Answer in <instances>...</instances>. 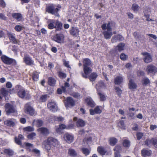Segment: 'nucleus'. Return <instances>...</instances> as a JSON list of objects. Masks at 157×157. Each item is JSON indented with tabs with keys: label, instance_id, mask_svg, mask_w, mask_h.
Returning <instances> with one entry per match:
<instances>
[{
	"label": "nucleus",
	"instance_id": "obj_1",
	"mask_svg": "<svg viewBox=\"0 0 157 157\" xmlns=\"http://www.w3.org/2000/svg\"><path fill=\"white\" fill-rule=\"evenodd\" d=\"M91 60L89 58H86L83 59V66L84 73L83 72L81 73L82 77L84 78H87L88 77L87 75L91 73L92 70L89 66L91 65Z\"/></svg>",
	"mask_w": 157,
	"mask_h": 157
},
{
	"label": "nucleus",
	"instance_id": "obj_2",
	"mask_svg": "<svg viewBox=\"0 0 157 157\" xmlns=\"http://www.w3.org/2000/svg\"><path fill=\"white\" fill-rule=\"evenodd\" d=\"M44 143L45 144V148L47 150H49L51 147L52 146L57 147L59 145V142L57 140L51 137H49L47 140L44 141Z\"/></svg>",
	"mask_w": 157,
	"mask_h": 157
},
{
	"label": "nucleus",
	"instance_id": "obj_3",
	"mask_svg": "<svg viewBox=\"0 0 157 157\" xmlns=\"http://www.w3.org/2000/svg\"><path fill=\"white\" fill-rule=\"evenodd\" d=\"M1 59L4 63L10 65L12 64L15 65L17 64L16 60L12 58H10L5 55H3L1 57Z\"/></svg>",
	"mask_w": 157,
	"mask_h": 157
},
{
	"label": "nucleus",
	"instance_id": "obj_4",
	"mask_svg": "<svg viewBox=\"0 0 157 157\" xmlns=\"http://www.w3.org/2000/svg\"><path fill=\"white\" fill-rule=\"evenodd\" d=\"M146 71L148 74L154 75L157 72V68L153 65L150 64L147 66Z\"/></svg>",
	"mask_w": 157,
	"mask_h": 157
},
{
	"label": "nucleus",
	"instance_id": "obj_5",
	"mask_svg": "<svg viewBox=\"0 0 157 157\" xmlns=\"http://www.w3.org/2000/svg\"><path fill=\"white\" fill-rule=\"evenodd\" d=\"M59 9L57 8H55L53 5H51L47 7V11L49 13L54 15L55 16L58 17L59 16L58 11Z\"/></svg>",
	"mask_w": 157,
	"mask_h": 157
},
{
	"label": "nucleus",
	"instance_id": "obj_6",
	"mask_svg": "<svg viewBox=\"0 0 157 157\" xmlns=\"http://www.w3.org/2000/svg\"><path fill=\"white\" fill-rule=\"evenodd\" d=\"M141 55L144 56L143 59L145 63H148L152 61V57L149 53L146 52H143L141 53Z\"/></svg>",
	"mask_w": 157,
	"mask_h": 157
},
{
	"label": "nucleus",
	"instance_id": "obj_7",
	"mask_svg": "<svg viewBox=\"0 0 157 157\" xmlns=\"http://www.w3.org/2000/svg\"><path fill=\"white\" fill-rule=\"evenodd\" d=\"M144 144L149 147L153 145L155 147H157V140L154 138L147 139L145 141Z\"/></svg>",
	"mask_w": 157,
	"mask_h": 157
},
{
	"label": "nucleus",
	"instance_id": "obj_8",
	"mask_svg": "<svg viewBox=\"0 0 157 157\" xmlns=\"http://www.w3.org/2000/svg\"><path fill=\"white\" fill-rule=\"evenodd\" d=\"M23 59L24 62L26 65L31 66L34 65L33 61L29 55L25 54Z\"/></svg>",
	"mask_w": 157,
	"mask_h": 157
},
{
	"label": "nucleus",
	"instance_id": "obj_9",
	"mask_svg": "<svg viewBox=\"0 0 157 157\" xmlns=\"http://www.w3.org/2000/svg\"><path fill=\"white\" fill-rule=\"evenodd\" d=\"M25 146L26 147V149L29 151L30 152H33L34 153L36 154L37 156H39L40 154V151L37 149H33L31 150L30 148V147H33V145L31 144L25 143Z\"/></svg>",
	"mask_w": 157,
	"mask_h": 157
},
{
	"label": "nucleus",
	"instance_id": "obj_10",
	"mask_svg": "<svg viewBox=\"0 0 157 157\" xmlns=\"http://www.w3.org/2000/svg\"><path fill=\"white\" fill-rule=\"evenodd\" d=\"M48 109L52 112H56L57 110V106L54 101H52L49 102L47 104Z\"/></svg>",
	"mask_w": 157,
	"mask_h": 157
},
{
	"label": "nucleus",
	"instance_id": "obj_11",
	"mask_svg": "<svg viewBox=\"0 0 157 157\" xmlns=\"http://www.w3.org/2000/svg\"><path fill=\"white\" fill-rule=\"evenodd\" d=\"M6 114L9 115L10 113L15 112V110L13 106L10 103H6L5 106Z\"/></svg>",
	"mask_w": 157,
	"mask_h": 157
},
{
	"label": "nucleus",
	"instance_id": "obj_12",
	"mask_svg": "<svg viewBox=\"0 0 157 157\" xmlns=\"http://www.w3.org/2000/svg\"><path fill=\"white\" fill-rule=\"evenodd\" d=\"M75 101L71 97H67L65 101V105L66 107H72L75 105Z\"/></svg>",
	"mask_w": 157,
	"mask_h": 157
},
{
	"label": "nucleus",
	"instance_id": "obj_13",
	"mask_svg": "<svg viewBox=\"0 0 157 157\" xmlns=\"http://www.w3.org/2000/svg\"><path fill=\"white\" fill-rule=\"evenodd\" d=\"M25 111L27 113L31 116H33L35 114L34 109L28 104H26L25 106Z\"/></svg>",
	"mask_w": 157,
	"mask_h": 157
},
{
	"label": "nucleus",
	"instance_id": "obj_14",
	"mask_svg": "<svg viewBox=\"0 0 157 157\" xmlns=\"http://www.w3.org/2000/svg\"><path fill=\"white\" fill-rule=\"evenodd\" d=\"M63 138L65 140L68 144L71 143L73 141L74 138L72 135L68 133L65 134Z\"/></svg>",
	"mask_w": 157,
	"mask_h": 157
},
{
	"label": "nucleus",
	"instance_id": "obj_15",
	"mask_svg": "<svg viewBox=\"0 0 157 157\" xmlns=\"http://www.w3.org/2000/svg\"><path fill=\"white\" fill-rule=\"evenodd\" d=\"M37 131L42 135L46 136L49 133V130L45 127H41L37 130Z\"/></svg>",
	"mask_w": 157,
	"mask_h": 157
},
{
	"label": "nucleus",
	"instance_id": "obj_16",
	"mask_svg": "<svg viewBox=\"0 0 157 157\" xmlns=\"http://www.w3.org/2000/svg\"><path fill=\"white\" fill-rule=\"evenodd\" d=\"M64 39V36L62 34H56L54 37L55 41L59 43H63Z\"/></svg>",
	"mask_w": 157,
	"mask_h": 157
},
{
	"label": "nucleus",
	"instance_id": "obj_17",
	"mask_svg": "<svg viewBox=\"0 0 157 157\" xmlns=\"http://www.w3.org/2000/svg\"><path fill=\"white\" fill-rule=\"evenodd\" d=\"M17 95L18 96L21 98H23L25 97V98H27L29 97V94L26 93L25 90L24 89H21L18 92Z\"/></svg>",
	"mask_w": 157,
	"mask_h": 157
},
{
	"label": "nucleus",
	"instance_id": "obj_18",
	"mask_svg": "<svg viewBox=\"0 0 157 157\" xmlns=\"http://www.w3.org/2000/svg\"><path fill=\"white\" fill-rule=\"evenodd\" d=\"M113 24L115 25V23L112 21L109 22L107 24H103L101 26L103 30H105L106 29L107 30L112 31V28L111 26Z\"/></svg>",
	"mask_w": 157,
	"mask_h": 157
},
{
	"label": "nucleus",
	"instance_id": "obj_19",
	"mask_svg": "<svg viewBox=\"0 0 157 157\" xmlns=\"http://www.w3.org/2000/svg\"><path fill=\"white\" fill-rule=\"evenodd\" d=\"M73 120L74 121H77L76 125L78 127H84L85 124V123L83 120L80 119H78L76 117H74Z\"/></svg>",
	"mask_w": 157,
	"mask_h": 157
},
{
	"label": "nucleus",
	"instance_id": "obj_20",
	"mask_svg": "<svg viewBox=\"0 0 157 157\" xmlns=\"http://www.w3.org/2000/svg\"><path fill=\"white\" fill-rule=\"evenodd\" d=\"M128 86L130 90H134L136 89L137 85L134 80L130 79L129 81Z\"/></svg>",
	"mask_w": 157,
	"mask_h": 157
},
{
	"label": "nucleus",
	"instance_id": "obj_21",
	"mask_svg": "<svg viewBox=\"0 0 157 157\" xmlns=\"http://www.w3.org/2000/svg\"><path fill=\"white\" fill-rule=\"evenodd\" d=\"M16 120L13 119H11L7 120L4 121V124L5 125L9 126H13L15 124Z\"/></svg>",
	"mask_w": 157,
	"mask_h": 157
},
{
	"label": "nucleus",
	"instance_id": "obj_22",
	"mask_svg": "<svg viewBox=\"0 0 157 157\" xmlns=\"http://www.w3.org/2000/svg\"><path fill=\"white\" fill-rule=\"evenodd\" d=\"M100 106H96L94 109H91L90 110V114L91 115H93L95 113L97 114H100L101 113L102 111L99 108Z\"/></svg>",
	"mask_w": 157,
	"mask_h": 157
},
{
	"label": "nucleus",
	"instance_id": "obj_23",
	"mask_svg": "<svg viewBox=\"0 0 157 157\" xmlns=\"http://www.w3.org/2000/svg\"><path fill=\"white\" fill-rule=\"evenodd\" d=\"M124 39L123 37L121 35H118L113 36L111 39L112 43L117 42L118 40H122Z\"/></svg>",
	"mask_w": 157,
	"mask_h": 157
},
{
	"label": "nucleus",
	"instance_id": "obj_24",
	"mask_svg": "<svg viewBox=\"0 0 157 157\" xmlns=\"http://www.w3.org/2000/svg\"><path fill=\"white\" fill-rule=\"evenodd\" d=\"M12 16L18 21H21L23 17L22 15L19 13H13L12 14Z\"/></svg>",
	"mask_w": 157,
	"mask_h": 157
},
{
	"label": "nucleus",
	"instance_id": "obj_25",
	"mask_svg": "<svg viewBox=\"0 0 157 157\" xmlns=\"http://www.w3.org/2000/svg\"><path fill=\"white\" fill-rule=\"evenodd\" d=\"M79 32L77 28L73 27L70 30V33L71 35L77 36L78 35Z\"/></svg>",
	"mask_w": 157,
	"mask_h": 157
},
{
	"label": "nucleus",
	"instance_id": "obj_26",
	"mask_svg": "<svg viewBox=\"0 0 157 157\" xmlns=\"http://www.w3.org/2000/svg\"><path fill=\"white\" fill-rule=\"evenodd\" d=\"M103 34L104 38L106 39H110L113 35L112 31L109 30H104Z\"/></svg>",
	"mask_w": 157,
	"mask_h": 157
},
{
	"label": "nucleus",
	"instance_id": "obj_27",
	"mask_svg": "<svg viewBox=\"0 0 157 157\" xmlns=\"http://www.w3.org/2000/svg\"><path fill=\"white\" fill-rule=\"evenodd\" d=\"M123 77L121 76H117L114 79V83L115 84L120 85L123 82Z\"/></svg>",
	"mask_w": 157,
	"mask_h": 157
},
{
	"label": "nucleus",
	"instance_id": "obj_28",
	"mask_svg": "<svg viewBox=\"0 0 157 157\" xmlns=\"http://www.w3.org/2000/svg\"><path fill=\"white\" fill-rule=\"evenodd\" d=\"M48 28L50 29H52L55 28V21L53 19L49 20L48 21Z\"/></svg>",
	"mask_w": 157,
	"mask_h": 157
},
{
	"label": "nucleus",
	"instance_id": "obj_29",
	"mask_svg": "<svg viewBox=\"0 0 157 157\" xmlns=\"http://www.w3.org/2000/svg\"><path fill=\"white\" fill-rule=\"evenodd\" d=\"M55 28L57 31H60L62 29L63 26L61 22L57 20L55 22Z\"/></svg>",
	"mask_w": 157,
	"mask_h": 157
},
{
	"label": "nucleus",
	"instance_id": "obj_30",
	"mask_svg": "<svg viewBox=\"0 0 157 157\" xmlns=\"http://www.w3.org/2000/svg\"><path fill=\"white\" fill-rule=\"evenodd\" d=\"M86 101L87 105L91 107H93L95 106L94 102L90 97L87 98L85 99Z\"/></svg>",
	"mask_w": 157,
	"mask_h": 157
},
{
	"label": "nucleus",
	"instance_id": "obj_31",
	"mask_svg": "<svg viewBox=\"0 0 157 157\" xmlns=\"http://www.w3.org/2000/svg\"><path fill=\"white\" fill-rule=\"evenodd\" d=\"M99 88L97 87L98 94L100 100L101 101H105L106 99V96L103 93H101L99 90Z\"/></svg>",
	"mask_w": 157,
	"mask_h": 157
},
{
	"label": "nucleus",
	"instance_id": "obj_32",
	"mask_svg": "<svg viewBox=\"0 0 157 157\" xmlns=\"http://www.w3.org/2000/svg\"><path fill=\"white\" fill-rule=\"evenodd\" d=\"M151 154V151L150 150L144 149L141 151V154L144 156H150Z\"/></svg>",
	"mask_w": 157,
	"mask_h": 157
},
{
	"label": "nucleus",
	"instance_id": "obj_33",
	"mask_svg": "<svg viewBox=\"0 0 157 157\" xmlns=\"http://www.w3.org/2000/svg\"><path fill=\"white\" fill-rule=\"evenodd\" d=\"M68 154L71 156L73 157L76 156L77 155V153L75 150L71 148L68 149Z\"/></svg>",
	"mask_w": 157,
	"mask_h": 157
},
{
	"label": "nucleus",
	"instance_id": "obj_34",
	"mask_svg": "<svg viewBox=\"0 0 157 157\" xmlns=\"http://www.w3.org/2000/svg\"><path fill=\"white\" fill-rule=\"evenodd\" d=\"M91 149L90 148H88L86 147H82L81 148V151L82 153L85 155V156H87L89 155Z\"/></svg>",
	"mask_w": 157,
	"mask_h": 157
},
{
	"label": "nucleus",
	"instance_id": "obj_35",
	"mask_svg": "<svg viewBox=\"0 0 157 157\" xmlns=\"http://www.w3.org/2000/svg\"><path fill=\"white\" fill-rule=\"evenodd\" d=\"M33 124L37 127L42 126L43 124V121L40 120H34L33 122Z\"/></svg>",
	"mask_w": 157,
	"mask_h": 157
},
{
	"label": "nucleus",
	"instance_id": "obj_36",
	"mask_svg": "<svg viewBox=\"0 0 157 157\" xmlns=\"http://www.w3.org/2000/svg\"><path fill=\"white\" fill-rule=\"evenodd\" d=\"M97 150L98 152L101 155H104L106 152V151L104 147L99 146L98 147Z\"/></svg>",
	"mask_w": 157,
	"mask_h": 157
},
{
	"label": "nucleus",
	"instance_id": "obj_37",
	"mask_svg": "<svg viewBox=\"0 0 157 157\" xmlns=\"http://www.w3.org/2000/svg\"><path fill=\"white\" fill-rule=\"evenodd\" d=\"M141 82L143 86H146L150 84V81L148 78L146 77L142 79Z\"/></svg>",
	"mask_w": 157,
	"mask_h": 157
},
{
	"label": "nucleus",
	"instance_id": "obj_38",
	"mask_svg": "<svg viewBox=\"0 0 157 157\" xmlns=\"http://www.w3.org/2000/svg\"><path fill=\"white\" fill-rule=\"evenodd\" d=\"M98 76L96 73L93 72L90 74L89 76V78L90 81L93 82L95 80Z\"/></svg>",
	"mask_w": 157,
	"mask_h": 157
},
{
	"label": "nucleus",
	"instance_id": "obj_39",
	"mask_svg": "<svg viewBox=\"0 0 157 157\" xmlns=\"http://www.w3.org/2000/svg\"><path fill=\"white\" fill-rule=\"evenodd\" d=\"M0 93L2 95L6 97L8 95L9 91L8 90H7L6 88H3L1 89Z\"/></svg>",
	"mask_w": 157,
	"mask_h": 157
},
{
	"label": "nucleus",
	"instance_id": "obj_40",
	"mask_svg": "<svg viewBox=\"0 0 157 157\" xmlns=\"http://www.w3.org/2000/svg\"><path fill=\"white\" fill-rule=\"evenodd\" d=\"M48 82L49 85L53 86L56 83V80L54 78L50 77L48 78Z\"/></svg>",
	"mask_w": 157,
	"mask_h": 157
},
{
	"label": "nucleus",
	"instance_id": "obj_41",
	"mask_svg": "<svg viewBox=\"0 0 157 157\" xmlns=\"http://www.w3.org/2000/svg\"><path fill=\"white\" fill-rule=\"evenodd\" d=\"M8 36L10 40L13 43L15 44L17 43V40L15 38V36L13 34L11 33H9V34Z\"/></svg>",
	"mask_w": 157,
	"mask_h": 157
},
{
	"label": "nucleus",
	"instance_id": "obj_42",
	"mask_svg": "<svg viewBox=\"0 0 157 157\" xmlns=\"http://www.w3.org/2000/svg\"><path fill=\"white\" fill-rule=\"evenodd\" d=\"M67 127L65 125L61 124H59V127L56 128V130L57 132H60V129H67Z\"/></svg>",
	"mask_w": 157,
	"mask_h": 157
},
{
	"label": "nucleus",
	"instance_id": "obj_43",
	"mask_svg": "<svg viewBox=\"0 0 157 157\" xmlns=\"http://www.w3.org/2000/svg\"><path fill=\"white\" fill-rule=\"evenodd\" d=\"M5 153L10 156H11L13 154V151L10 149H6L4 151Z\"/></svg>",
	"mask_w": 157,
	"mask_h": 157
},
{
	"label": "nucleus",
	"instance_id": "obj_44",
	"mask_svg": "<svg viewBox=\"0 0 157 157\" xmlns=\"http://www.w3.org/2000/svg\"><path fill=\"white\" fill-rule=\"evenodd\" d=\"M97 86L99 87L102 88H105L106 87V86L102 81H99L98 84L96 85V87L98 88Z\"/></svg>",
	"mask_w": 157,
	"mask_h": 157
},
{
	"label": "nucleus",
	"instance_id": "obj_45",
	"mask_svg": "<svg viewBox=\"0 0 157 157\" xmlns=\"http://www.w3.org/2000/svg\"><path fill=\"white\" fill-rule=\"evenodd\" d=\"M109 144L111 146H114L117 142V140L116 138H112L109 140Z\"/></svg>",
	"mask_w": 157,
	"mask_h": 157
},
{
	"label": "nucleus",
	"instance_id": "obj_46",
	"mask_svg": "<svg viewBox=\"0 0 157 157\" xmlns=\"http://www.w3.org/2000/svg\"><path fill=\"white\" fill-rule=\"evenodd\" d=\"M39 73L36 71H35L33 74V78L34 81H37L39 78Z\"/></svg>",
	"mask_w": 157,
	"mask_h": 157
},
{
	"label": "nucleus",
	"instance_id": "obj_47",
	"mask_svg": "<svg viewBox=\"0 0 157 157\" xmlns=\"http://www.w3.org/2000/svg\"><path fill=\"white\" fill-rule=\"evenodd\" d=\"M123 146L125 147H129L130 146V142L127 140H124L123 143Z\"/></svg>",
	"mask_w": 157,
	"mask_h": 157
},
{
	"label": "nucleus",
	"instance_id": "obj_48",
	"mask_svg": "<svg viewBox=\"0 0 157 157\" xmlns=\"http://www.w3.org/2000/svg\"><path fill=\"white\" fill-rule=\"evenodd\" d=\"M132 8L134 11L137 12L139 10V6L138 5L136 4H133L132 5Z\"/></svg>",
	"mask_w": 157,
	"mask_h": 157
},
{
	"label": "nucleus",
	"instance_id": "obj_49",
	"mask_svg": "<svg viewBox=\"0 0 157 157\" xmlns=\"http://www.w3.org/2000/svg\"><path fill=\"white\" fill-rule=\"evenodd\" d=\"M59 76L61 78H65L67 76L66 74L64 73L59 71L58 72Z\"/></svg>",
	"mask_w": 157,
	"mask_h": 157
},
{
	"label": "nucleus",
	"instance_id": "obj_50",
	"mask_svg": "<svg viewBox=\"0 0 157 157\" xmlns=\"http://www.w3.org/2000/svg\"><path fill=\"white\" fill-rule=\"evenodd\" d=\"M125 44L123 43H121L119 44L117 46L118 50L119 51H121L124 49V48Z\"/></svg>",
	"mask_w": 157,
	"mask_h": 157
},
{
	"label": "nucleus",
	"instance_id": "obj_51",
	"mask_svg": "<svg viewBox=\"0 0 157 157\" xmlns=\"http://www.w3.org/2000/svg\"><path fill=\"white\" fill-rule=\"evenodd\" d=\"M120 58L122 60L124 61L127 59L128 56L127 55L122 53L120 55Z\"/></svg>",
	"mask_w": 157,
	"mask_h": 157
},
{
	"label": "nucleus",
	"instance_id": "obj_52",
	"mask_svg": "<svg viewBox=\"0 0 157 157\" xmlns=\"http://www.w3.org/2000/svg\"><path fill=\"white\" fill-rule=\"evenodd\" d=\"M36 136V134L34 132H33L28 135L27 137L29 139L32 140L35 138Z\"/></svg>",
	"mask_w": 157,
	"mask_h": 157
},
{
	"label": "nucleus",
	"instance_id": "obj_53",
	"mask_svg": "<svg viewBox=\"0 0 157 157\" xmlns=\"http://www.w3.org/2000/svg\"><path fill=\"white\" fill-rule=\"evenodd\" d=\"M118 126L121 128H124L125 127L124 121L123 120L120 121L117 124Z\"/></svg>",
	"mask_w": 157,
	"mask_h": 157
},
{
	"label": "nucleus",
	"instance_id": "obj_54",
	"mask_svg": "<svg viewBox=\"0 0 157 157\" xmlns=\"http://www.w3.org/2000/svg\"><path fill=\"white\" fill-rule=\"evenodd\" d=\"M65 92L66 91V88L63 86H62V89L58 88L57 89V92L58 94H61L62 93V92Z\"/></svg>",
	"mask_w": 157,
	"mask_h": 157
},
{
	"label": "nucleus",
	"instance_id": "obj_55",
	"mask_svg": "<svg viewBox=\"0 0 157 157\" xmlns=\"http://www.w3.org/2000/svg\"><path fill=\"white\" fill-rule=\"evenodd\" d=\"M23 129L24 131L29 132H31L34 130V128L31 126H28L25 127Z\"/></svg>",
	"mask_w": 157,
	"mask_h": 157
},
{
	"label": "nucleus",
	"instance_id": "obj_56",
	"mask_svg": "<svg viewBox=\"0 0 157 157\" xmlns=\"http://www.w3.org/2000/svg\"><path fill=\"white\" fill-rule=\"evenodd\" d=\"M115 90L117 94L120 96L122 93V90L118 87H115Z\"/></svg>",
	"mask_w": 157,
	"mask_h": 157
},
{
	"label": "nucleus",
	"instance_id": "obj_57",
	"mask_svg": "<svg viewBox=\"0 0 157 157\" xmlns=\"http://www.w3.org/2000/svg\"><path fill=\"white\" fill-rule=\"evenodd\" d=\"M147 12L146 11L144 12V17H145L146 18V20L147 21H153L154 20L152 19L149 18V14H146Z\"/></svg>",
	"mask_w": 157,
	"mask_h": 157
},
{
	"label": "nucleus",
	"instance_id": "obj_58",
	"mask_svg": "<svg viewBox=\"0 0 157 157\" xmlns=\"http://www.w3.org/2000/svg\"><path fill=\"white\" fill-rule=\"evenodd\" d=\"M47 95H43L41 96L40 98V100L42 102H45L46 99L47 97Z\"/></svg>",
	"mask_w": 157,
	"mask_h": 157
},
{
	"label": "nucleus",
	"instance_id": "obj_59",
	"mask_svg": "<svg viewBox=\"0 0 157 157\" xmlns=\"http://www.w3.org/2000/svg\"><path fill=\"white\" fill-rule=\"evenodd\" d=\"M15 143L19 145H21L22 144L21 140L17 137H15Z\"/></svg>",
	"mask_w": 157,
	"mask_h": 157
},
{
	"label": "nucleus",
	"instance_id": "obj_60",
	"mask_svg": "<svg viewBox=\"0 0 157 157\" xmlns=\"http://www.w3.org/2000/svg\"><path fill=\"white\" fill-rule=\"evenodd\" d=\"M0 19L2 20H6L7 19V17L3 13H0Z\"/></svg>",
	"mask_w": 157,
	"mask_h": 157
},
{
	"label": "nucleus",
	"instance_id": "obj_61",
	"mask_svg": "<svg viewBox=\"0 0 157 157\" xmlns=\"http://www.w3.org/2000/svg\"><path fill=\"white\" fill-rule=\"evenodd\" d=\"M15 30L19 32L22 30V26L20 25H16L15 27Z\"/></svg>",
	"mask_w": 157,
	"mask_h": 157
},
{
	"label": "nucleus",
	"instance_id": "obj_62",
	"mask_svg": "<svg viewBox=\"0 0 157 157\" xmlns=\"http://www.w3.org/2000/svg\"><path fill=\"white\" fill-rule=\"evenodd\" d=\"M92 139V138L91 137H89L85 138L84 139V141H85L87 144H88L91 141Z\"/></svg>",
	"mask_w": 157,
	"mask_h": 157
},
{
	"label": "nucleus",
	"instance_id": "obj_63",
	"mask_svg": "<svg viewBox=\"0 0 157 157\" xmlns=\"http://www.w3.org/2000/svg\"><path fill=\"white\" fill-rule=\"evenodd\" d=\"M137 138L138 140H140L143 136V134L141 132H139L136 135Z\"/></svg>",
	"mask_w": 157,
	"mask_h": 157
},
{
	"label": "nucleus",
	"instance_id": "obj_64",
	"mask_svg": "<svg viewBox=\"0 0 157 157\" xmlns=\"http://www.w3.org/2000/svg\"><path fill=\"white\" fill-rule=\"evenodd\" d=\"M55 119L56 121H61L64 120V118L61 117H56Z\"/></svg>",
	"mask_w": 157,
	"mask_h": 157
}]
</instances>
